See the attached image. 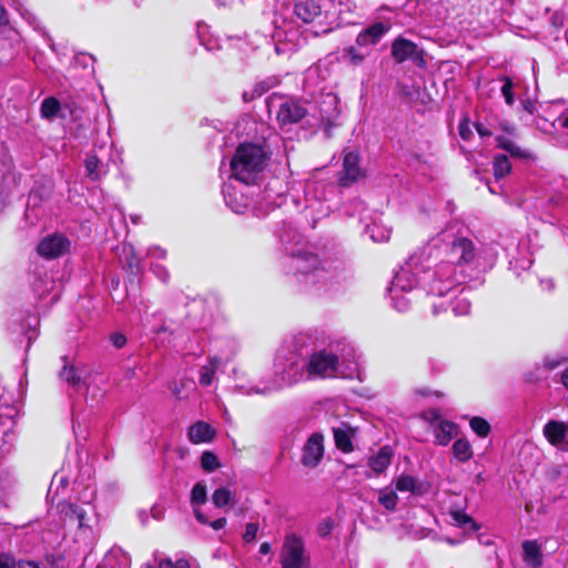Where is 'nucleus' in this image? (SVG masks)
<instances>
[{"label":"nucleus","mask_w":568,"mask_h":568,"mask_svg":"<svg viewBox=\"0 0 568 568\" xmlns=\"http://www.w3.org/2000/svg\"><path fill=\"white\" fill-rule=\"evenodd\" d=\"M216 430L207 423L199 420L191 425L187 430V438L192 444L211 443Z\"/></svg>","instance_id":"4be33fe9"},{"label":"nucleus","mask_w":568,"mask_h":568,"mask_svg":"<svg viewBox=\"0 0 568 568\" xmlns=\"http://www.w3.org/2000/svg\"><path fill=\"white\" fill-rule=\"evenodd\" d=\"M458 131H459L460 138L464 141L469 140L470 136L473 135L471 129H470L469 123H468L467 120H464L463 122H460V124L458 126Z\"/></svg>","instance_id":"680f3d73"},{"label":"nucleus","mask_w":568,"mask_h":568,"mask_svg":"<svg viewBox=\"0 0 568 568\" xmlns=\"http://www.w3.org/2000/svg\"><path fill=\"white\" fill-rule=\"evenodd\" d=\"M59 509L63 526L74 530L77 542L90 546L95 541L99 517L95 506L90 500L74 504L59 503Z\"/></svg>","instance_id":"39448f33"},{"label":"nucleus","mask_w":568,"mask_h":568,"mask_svg":"<svg viewBox=\"0 0 568 568\" xmlns=\"http://www.w3.org/2000/svg\"><path fill=\"white\" fill-rule=\"evenodd\" d=\"M475 128L481 138H489L494 134V131L491 129L485 126V124H483V123H479V122L475 123Z\"/></svg>","instance_id":"0e129e2a"},{"label":"nucleus","mask_w":568,"mask_h":568,"mask_svg":"<svg viewBox=\"0 0 568 568\" xmlns=\"http://www.w3.org/2000/svg\"><path fill=\"white\" fill-rule=\"evenodd\" d=\"M550 23L556 28L559 29L564 26V17L560 12L556 11L550 17Z\"/></svg>","instance_id":"69168bd1"},{"label":"nucleus","mask_w":568,"mask_h":568,"mask_svg":"<svg viewBox=\"0 0 568 568\" xmlns=\"http://www.w3.org/2000/svg\"><path fill=\"white\" fill-rule=\"evenodd\" d=\"M365 48H359L357 45H349L343 49L342 58L344 62L352 65H361L366 57L368 55L367 51H364Z\"/></svg>","instance_id":"2f4dec72"},{"label":"nucleus","mask_w":568,"mask_h":568,"mask_svg":"<svg viewBox=\"0 0 568 568\" xmlns=\"http://www.w3.org/2000/svg\"><path fill=\"white\" fill-rule=\"evenodd\" d=\"M428 270V264L424 265L423 256L414 254L395 273L388 287V295L393 307L398 312H406L410 306V298L406 295L412 293L418 285H422L427 294L429 292L424 281V271Z\"/></svg>","instance_id":"20e7f679"},{"label":"nucleus","mask_w":568,"mask_h":568,"mask_svg":"<svg viewBox=\"0 0 568 568\" xmlns=\"http://www.w3.org/2000/svg\"><path fill=\"white\" fill-rule=\"evenodd\" d=\"M334 528V521L332 518H325L318 523L316 527V532L320 537L326 538L331 535Z\"/></svg>","instance_id":"8fccbe9b"},{"label":"nucleus","mask_w":568,"mask_h":568,"mask_svg":"<svg viewBox=\"0 0 568 568\" xmlns=\"http://www.w3.org/2000/svg\"><path fill=\"white\" fill-rule=\"evenodd\" d=\"M542 435L551 446L568 453V425L565 422L548 420L544 425Z\"/></svg>","instance_id":"2eb2a0df"},{"label":"nucleus","mask_w":568,"mask_h":568,"mask_svg":"<svg viewBox=\"0 0 568 568\" xmlns=\"http://www.w3.org/2000/svg\"><path fill=\"white\" fill-rule=\"evenodd\" d=\"M281 241L285 244H290L292 241H294L296 237H298V233L291 229L287 234L280 235Z\"/></svg>","instance_id":"338daca9"},{"label":"nucleus","mask_w":568,"mask_h":568,"mask_svg":"<svg viewBox=\"0 0 568 568\" xmlns=\"http://www.w3.org/2000/svg\"><path fill=\"white\" fill-rule=\"evenodd\" d=\"M201 466L206 471H214L220 467L219 459L212 452H204L201 456Z\"/></svg>","instance_id":"a18cd8bd"},{"label":"nucleus","mask_w":568,"mask_h":568,"mask_svg":"<svg viewBox=\"0 0 568 568\" xmlns=\"http://www.w3.org/2000/svg\"><path fill=\"white\" fill-rule=\"evenodd\" d=\"M60 376L73 387H79L83 383L82 372L72 365H65L61 371Z\"/></svg>","instance_id":"c9c22d12"},{"label":"nucleus","mask_w":568,"mask_h":568,"mask_svg":"<svg viewBox=\"0 0 568 568\" xmlns=\"http://www.w3.org/2000/svg\"><path fill=\"white\" fill-rule=\"evenodd\" d=\"M67 485H68L67 478H64L63 476L58 477L57 475H54L53 479H52V481L50 484L49 490H48V498H52V501H53L54 497L59 493L60 486L62 488H65Z\"/></svg>","instance_id":"de8ad7c7"},{"label":"nucleus","mask_w":568,"mask_h":568,"mask_svg":"<svg viewBox=\"0 0 568 568\" xmlns=\"http://www.w3.org/2000/svg\"><path fill=\"white\" fill-rule=\"evenodd\" d=\"M53 287V281L49 277L48 274L44 276L37 277L32 283L33 292L40 297L43 298Z\"/></svg>","instance_id":"58836bf2"},{"label":"nucleus","mask_w":568,"mask_h":568,"mask_svg":"<svg viewBox=\"0 0 568 568\" xmlns=\"http://www.w3.org/2000/svg\"><path fill=\"white\" fill-rule=\"evenodd\" d=\"M120 262L132 274H138L141 271V258L135 254L134 247L131 244H123L120 247L119 254Z\"/></svg>","instance_id":"bb28decb"},{"label":"nucleus","mask_w":568,"mask_h":568,"mask_svg":"<svg viewBox=\"0 0 568 568\" xmlns=\"http://www.w3.org/2000/svg\"><path fill=\"white\" fill-rule=\"evenodd\" d=\"M392 28L387 21H377L363 29L356 37V45L359 48H369L376 45Z\"/></svg>","instance_id":"dca6fc26"},{"label":"nucleus","mask_w":568,"mask_h":568,"mask_svg":"<svg viewBox=\"0 0 568 568\" xmlns=\"http://www.w3.org/2000/svg\"><path fill=\"white\" fill-rule=\"evenodd\" d=\"M394 457V450L390 446H382L377 453L368 457L367 466L369 470L366 473L367 478L378 477L386 471Z\"/></svg>","instance_id":"a211bd4d"},{"label":"nucleus","mask_w":568,"mask_h":568,"mask_svg":"<svg viewBox=\"0 0 568 568\" xmlns=\"http://www.w3.org/2000/svg\"><path fill=\"white\" fill-rule=\"evenodd\" d=\"M524 550V560L525 562L532 567H540L542 564V552L541 547L536 540H527L523 544Z\"/></svg>","instance_id":"cd10ccee"},{"label":"nucleus","mask_w":568,"mask_h":568,"mask_svg":"<svg viewBox=\"0 0 568 568\" xmlns=\"http://www.w3.org/2000/svg\"><path fill=\"white\" fill-rule=\"evenodd\" d=\"M17 402L14 385H7L0 381V459L13 447L16 439L13 428L18 416Z\"/></svg>","instance_id":"0eeeda50"},{"label":"nucleus","mask_w":568,"mask_h":568,"mask_svg":"<svg viewBox=\"0 0 568 568\" xmlns=\"http://www.w3.org/2000/svg\"><path fill=\"white\" fill-rule=\"evenodd\" d=\"M110 342L115 348L120 349L126 344V337L122 333L114 332L110 335Z\"/></svg>","instance_id":"bf43d9fd"},{"label":"nucleus","mask_w":568,"mask_h":568,"mask_svg":"<svg viewBox=\"0 0 568 568\" xmlns=\"http://www.w3.org/2000/svg\"><path fill=\"white\" fill-rule=\"evenodd\" d=\"M424 418L433 426L435 442L438 445H448L449 442L458 434V425L454 422L442 418L439 412L436 409L425 413Z\"/></svg>","instance_id":"f8f14e48"},{"label":"nucleus","mask_w":568,"mask_h":568,"mask_svg":"<svg viewBox=\"0 0 568 568\" xmlns=\"http://www.w3.org/2000/svg\"><path fill=\"white\" fill-rule=\"evenodd\" d=\"M213 529L220 530L225 527L226 519L224 517L210 521L209 524Z\"/></svg>","instance_id":"774afa93"},{"label":"nucleus","mask_w":568,"mask_h":568,"mask_svg":"<svg viewBox=\"0 0 568 568\" xmlns=\"http://www.w3.org/2000/svg\"><path fill=\"white\" fill-rule=\"evenodd\" d=\"M285 267L298 290L320 294L331 292L347 280V268L341 260H320L306 250L290 252Z\"/></svg>","instance_id":"7ed1b4c3"},{"label":"nucleus","mask_w":568,"mask_h":568,"mask_svg":"<svg viewBox=\"0 0 568 568\" xmlns=\"http://www.w3.org/2000/svg\"><path fill=\"white\" fill-rule=\"evenodd\" d=\"M144 568H173V561L169 558H160L154 556L152 562H148Z\"/></svg>","instance_id":"3c124183"},{"label":"nucleus","mask_w":568,"mask_h":568,"mask_svg":"<svg viewBox=\"0 0 568 568\" xmlns=\"http://www.w3.org/2000/svg\"><path fill=\"white\" fill-rule=\"evenodd\" d=\"M78 68H82L87 74H91L93 72V57L85 53L75 54L71 62V69L77 70Z\"/></svg>","instance_id":"ea45409f"},{"label":"nucleus","mask_w":568,"mask_h":568,"mask_svg":"<svg viewBox=\"0 0 568 568\" xmlns=\"http://www.w3.org/2000/svg\"><path fill=\"white\" fill-rule=\"evenodd\" d=\"M257 531H258L257 524H254V523L247 524L246 527H245V531L243 534V539L246 542L253 541L256 538V536H257Z\"/></svg>","instance_id":"6e6d98bb"},{"label":"nucleus","mask_w":568,"mask_h":568,"mask_svg":"<svg viewBox=\"0 0 568 568\" xmlns=\"http://www.w3.org/2000/svg\"><path fill=\"white\" fill-rule=\"evenodd\" d=\"M70 248L71 242L65 235L53 233L39 242L37 252L43 258L53 260L69 253Z\"/></svg>","instance_id":"ddd939ff"},{"label":"nucleus","mask_w":568,"mask_h":568,"mask_svg":"<svg viewBox=\"0 0 568 568\" xmlns=\"http://www.w3.org/2000/svg\"><path fill=\"white\" fill-rule=\"evenodd\" d=\"M267 161L268 154L263 146L242 143L231 161V178L244 185H254L262 178Z\"/></svg>","instance_id":"423d86ee"},{"label":"nucleus","mask_w":568,"mask_h":568,"mask_svg":"<svg viewBox=\"0 0 568 568\" xmlns=\"http://www.w3.org/2000/svg\"><path fill=\"white\" fill-rule=\"evenodd\" d=\"M339 365V356L333 349L322 348L315 349L307 354L306 366L308 381L317 378H329L337 374Z\"/></svg>","instance_id":"6e6552de"},{"label":"nucleus","mask_w":568,"mask_h":568,"mask_svg":"<svg viewBox=\"0 0 568 568\" xmlns=\"http://www.w3.org/2000/svg\"><path fill=\"white\" fill-rule=\"evenodd\" d=\"M312 351L313 337L311 334L298 333L294 335L277 349L273 375L243 392L247 395H270L285 387L308 381L306 357Z\"/></svg>","instance_id":"f03ea898"},{"label":"nucleus","mask_w":568,"mask_h":568,"mask_svg":"<svg viewBox=\"0 0 568 568\" xmlns=\"http://www.w3.org/2000/svg\"><path fill=\"white\" fill-rule=\"evenodd\" d=\"M392 55L398 63L406 60H412L416 65H425L423 51L418 49L417 44L403 37H398L392 44Z\"/></svg>","instance_id":"4468645a"},{"label":"nucleus","mask_w":568,"mask_h":568,"mask_svg":"<svg viewBox=\"0 0 568 568\" xmlns=\"http://www.w3.org/2000/svg\"><path fill=\"white\" fill-rule=\"evenodd\" d=\"M334 442L336 447L343 453H351L354 450L352 438L354 429L346 423H341L339 426L333 428Z\"/></svg>","instance_id":"393cba45"},{"label":"nucleus","mask_w":568,"mask_h":568,"mask_svg":"<svg viewBox=\"0 0 568 568\" xmlns=\"http://www.w3.org/2000/svg\"><path fill=\"white\" fill-rule=\"evenodd\" d=\"M398 503V497L395 490L385 487L378 491V504L386 510H395Z\"/></svg>","instance_id":"72a5a7b5"},{"label":"nucleus","mask_w":568,"mask_h":568,"mask_svg":"<svg viewBox=\"0 0 568 568\" xmlns=\"http://www.w3.org/2000/svg\"><path fill=\"white\" fill-rule=\"evenodd\" d=\"M268 89L270 87L265 82L256 83L252 90L243 92L242 99L244 102H251L263 95Z\"/></svg>","instance_id":"49530a36"},{"label":"nucleus","mask_w":568,"mask_h":568,"mask_svg":"<svg viewBox=\"0 0 568 568\" xmlns=\"http://www.w3.org/2000/svg\"><path fill=\"white\" fill-rule=\"evenodd\" d=\"M334 191V185L314 175L307 180L305 184V199L307 202H322L326 201L331 193Z\"/></svg>","instance_id":"6ab92c4d"},{"label":"nucleus","mask_w":568,"mask_h":568,"mask_svg":"<svg viewBox=\"0 0 568 568\" xmlns=\"http://www.w3.org/2000/svg\"><path fill=\"white\" fill-rule=\"evenodd\" d=\"M428 248V270L424 271V281L435 296L452 293L476 266L477 253L473 241L449 230L432 239Z\"/></svg>","instance_id":"f257e3e1"},{"label":"nucleus","mask_w":568,"mask_h":568,"mask_svg":"<svg viewBox=\"0 0 568 568\" xmlns=\"http://www.w3.org/2000/svg\"><path fill=\"white\" fill-rule=\"evenodd\" d=\"M10 164L8 162H2L0 168V211L7 205V200L9 196V184L12 182L13 178L10 173Z\"/></svg>","instance_id":"7c9ffc66"},{"label":"nucleus","mask_w":568,"mask_h":568,"mask_svg":"<svg viewBox=\"0 0 568 568\" xmlns=\"http://www.w3.org/2000/svg\"><path fill=\"white\" fill-rule=\"evenodd\" d=\"M0 568H17L14 559L7 554H0Z\"/></svg>","instance_id":"e2e57ef3"},{"label":"nucleus","mask_w":568,"mask_h":568,"mask_svg":"<svg viewBox=\"0 0 568 568\" xmlns=\"http://www.w3.org/2000/svg\"><path fill=\"white\" fill-rule=\"evenodd\" d=\"M534 125L541 132L550 134L555 129V123L540 115L534 119Z\"/></svg>","instance_id":"09e8293b"},{"label":"nucleus","mask_w":568,"mask_h":568,"mask_svg":"<svg viewBox=\"0 0 568 568\" xmlns=\"http://www.w3.org/2000/svg\"><path fill=\"white\" fill-rule=\"evenodd\" d=\"M452 311L456 316L467 315L470 311V302L466 296H457L452 302Z\"/></svg>","instance_id":"79ce46f5"},{"label":"nucleus","mask_w":568,"mask_h":568,"mask_svg":"<svg viewBox=\"0 0 568 568\" xmlns=\"http://www.w3.org/2000/svg\"><path fill=\"white\" fill-rule=\"evenodd\" d=\"M166 254V250L158 245H153L148 248V255L152 258L164 260Z\"/></svg>","instance_id":"13d9d810"},{"label":"nucleus","mask_w":568,"mask_h":568,"mask_svg":"<svg viewBox=\"0 0 568 568\" xmlns=\"http://www.w3.org/2000/svg\"><path fill=\"white\" fill-rule=\"evenodd\" d=\"M471 430L480 438H486L490 432V424L483 417L474 416L469 419Z\"/></svg>","instance_id":"4c0bfd02"},{"label":"nucleus","mask_w":568,"mask_h":568,"mask_svg":"<svg viewBox=\"0 0 568 568\" xmlns=\"http://www.w3.org/2000/svg\"><path fill=\"white\" fill-rule=\"evenodd\" d=\"M321 13V6L315 0H294V14L305 23L315 20Z\"/></svg>","instance_id":"5701e85b"},{"label":"nucleus","mask_w":568,"mask_h":568,"mask_svg":"<svg viewBox=\"0 0 568 568\" xmlns=\"http://www.w3.org/2000/svg\"><path fill=\"white\" fill-rule=\"evenodd\" d=\"M455 519L459 525H463V526L470 525V527L473 529H478L477 524L466 514L456 513Z\"/></svg>","instance_id":"052dcab7"},{"label":"nucleus","mask_w":568,"mask_h":568,"mask_svg":"<svg viewBox=\"0 0 568 568\" xmlns=\"http://www.w3.org/2000/svg\"><path fill=\"white\" fill-rule=\"evenodd\" d=\"M324 438L321 434L314 433L306 440L301 462L307 468L316 467L324 455Z\"/></svg>","instance_id":"f3484780"},{"label":"nucleus","mask_w":568,"mask_h":568,"mask_svg":"<svg viewBox=\"0 0 568 568\" xmlns=\"http://www.w3.org/2000/svg\"><path fill=\"white\" fill-rule=\"evenodd\" d=\"M366 233L376 243L386 242L390 237V230L376 223L367 225Z\"/></svg>","instance_id":"e433bc0d"},{"label":"nucleus","mask_w":568,"mask_h":568,"mask_svg":"<svg viewBox=\"0 0 568 568\" xmlns=\"http://www.w3.org/2000/svg\"><path fill=\"white\" fill-rule=\"evenodd\" d=\"M151 270H152L153 274L163 283H166L169 281L170 273L164 265L154 263L151 265Z\"/></svg>","instance_id":"864d4df0"},{"label":"nucleus","mask_w":568,"mask_h":568,"mask_svg":"<svg viewBox=\"0 0 568 568\" xmlns=\"http://www.w3.org/2000/svg\"><path fill=\"white\" fill-rule=\"evenodd\" d=\"M222 364V359L217 356L210 357L207 363L203 365L200 369V384L202 386H210L214 381V376L220 365Z\"/></svg>","instance_id":"c756f323"},{"label":"nucleus","mask_w":568,"mask_h":568,"mask_svg":"<svg viewBox=\"0 0 568 568\" xmlns=\"http://www.w3.org/2000/svg\"><path fill=\"white\" fill-rule=\"evenodd\" d=\"M453 455L462 463H466L473 458L474 452L468 439L459 438L455 440L452 447Z\"/></svg>","instance_id":"473e14b6"},{"label":"nucleus","mask_w":568,"mask_h":568,"mask_svg":"<svg viewBox=\"0 0 568 568\" xmlns=\"http://www.w3.org/2000/svg\"><path fill=\"white\" fill-rule=\"evenodd\" d=\"M84 166L87 175L92 181H99L108 172L106 165H104L94 153L87 154Z\"/></svg>","instance_id":"c85d7f7f"},{"label":"nucleus","mask_w":568,"mask_h":568,"mask_svg":"<svg viewBox=\"0 0 568 568\" xmlns=\"http://www.w3.org/2000/svg\"><path fill=\"white\" fill-rule=\"evenodd\" d=\"M494 175L497 180L503 179L510 173L511 164L505 154H497L493 161Z\"/></svg>","instance_id":"f704fd0d"},{"label":"nucleus","mask_w":568,"mask_h":568,"mask_svg":"<svg viewBox=\"0 0 568 568\" xmlns=\"http://www.w3.org/2000/svg\"><path fill=\"white\" fill-rule=\"evenodd\" d=\"M565 361H566V358H564L561 356H547L544 359V366L547 371H552L556 367H558L559 365H561Z\"/></svg>","instance_id":"4d7b16f0"},{"label":"nucleus","mask_w":568,"mask_h":568,"mask_svg":"<svg viewBox=\"0 0 568 568\" xmlns=\"http://www.w3.org/2000/svg\"><path fill=\"white\" fill-rule=\"evenodd\" d=\"M395 486L398 491H407L416 496H423L428 491V485L410 475H400L397 477L395 479Z\"/></svg>","instance_id":"b1692460"},{"label":"nucleus","mask_w":568,"mask_h":568,"mask_svg":"<svg viewBox=\"0 0 568 568\" xmlns=\"http://www.w3.org/2000/svg\"><path fill=\"white\" fill-rule=\"evenodd\" d=\"M503 85L500 88L501 94L505 99V102L508 105H513L515 103V94H514V83L510 78L504 77L501 78Z\"/></svg>","instance_id":"c03bdc74"},{"label":"nucleus","mask_w":568,"mask_h":568,"mask_svg":"<svg viewBox=\"0 0 568 568\" xmlns=\"http://www.w3.org/2000/svg\"><path fill=\"white\" fill-rule=\"evenodd\" d=\"M206 501V487L202 483H196L191 491V504L193 506L203 505Z\"/></svg>","instance_id":"37998d69"},{"label":"nucleus","mask_w":568,"mask_h":568,"mask_svg":"<svg viewBox=\"0 0 568 568\" xmlns=\"http://www.w3.org/2000/svg\"><path fill=\"white\" fill-rule=\"evenodd\" d=\"M63 103L69 104L70 108H65L67 116H70L72 119H79L82 114V109L74 102V101H64Z\"/></svg>","instance_id":"5fc2aeb1"},{"label":"nucleus","mask_w":568,"mask_h":568,"mask_svg":"<svg viewBox=\"0 0 568 568\" xmlns=\"http://www.w3.org/2000/svg\"><path fill=\"white\" fill-rule=\"evenodd\" d=\"M14 480L11 478H3L0 476V505L4 504V499L12 488Z\"/></svg>","instance_id":"603ef678"},{"label":"nucleus","mask_w":568,"mask_h":568,"mask_svg":"<svg viewBox=\"0 0 568 568\" xmlns=\"http://www.w3.org/2000/svg\"><path fill=\"white\" fill-rule=\"evenodd\" d=\"M65 108H70L69 104L60 102L54 97L45 98L40 108V113L43 119L53 120L55 118H67Z\"/></svg>","instance_id":"a878e982"},{"label":"nucleus","mask_w":568,"mask_h":568,"mask_svg":"<svg viewBox=\"0 0 568 568\" xmlns=\"http://www.w3.org/2000/svg\"><path fill=\"white\" fill-rule=\"evenodd\" d=\"M498 129L505 134L496 136L497 146L506 151L510 156L520 160L532 159V153L528 149L518 145L513 138L517 136V129L507 120L498 122Z\"/></svg>","instance_id":"9b49d317"},{"label":"nucleus","mask_w":568,"mask_h":568,"mask_svg":"<svg viewBox=\"0 0 568 568\" xmlns=\"http://www.w3.org/2000/svg\"><path fill=\"white\" fill-rule=\"evenodd\" d=\"M363 175V170L359 165V156L355 152H347L343 159V170L339 183L343 186H348L351 183L357 181Z\"/></svg>","instance_id":"412c9836"},{"label":"nucleus","mask_w":568,"mask_h":568,"mask_svg":"<svg viewBox=\"0 0 568 568\" xmlns=\"http://www.w3.org/2000/svg\"><path fill=\"white\" fill-rule=\"evenodd\" d=\"M266 103L268 112L276 113V119L281 125L296 123L307 113L306 108L300 102L277 94L271 95Z\"/></svg>","instance_id":"9d476101"},{"label":"nucleus","mask_w":568,"mask_h":568,"mask_svg":"<svg viewBox=\"0 0 568 568\" xmlns=\"http://www.w3.org/2000/svg\"><path fill=\"white\" fill-rule=\"evenodd\" d=\"M280 562L282 568H311V559L305 549L302 537L294 532L287 534L284 538Z\"/></svg>","instance_id":"1a4fd4ad"},{"label":"nucleus","mask_w":568,"mask_h":568,"mask_svg":"<svg viewBox=\"0 0 568 568\" xmlns=\"http://www.w3.org/2000/svg\"><path fill=\"white\" fill-rule=\"evenodd\" d=\"M225 204L237 214H242L251 205V199L242 190H237L232 182H229L222 190Z\"/></svg>","instance_id":"aec40b11"},{"label":"nucleus","mask_w":568,"mask_h":568,"mask_svg":"<svg viewBox=\"0 0 568 568\" xmlns=\"http://www.w3.org/2000/svg\"><path fill=\"white\" fill-rule=\"evenodd\" d=\"M231 499L232 491L225 487L217 488L212 495V501L219 508L226 506Z\"/></svg>","instance_id":"a19ab883"}]
</instances>
